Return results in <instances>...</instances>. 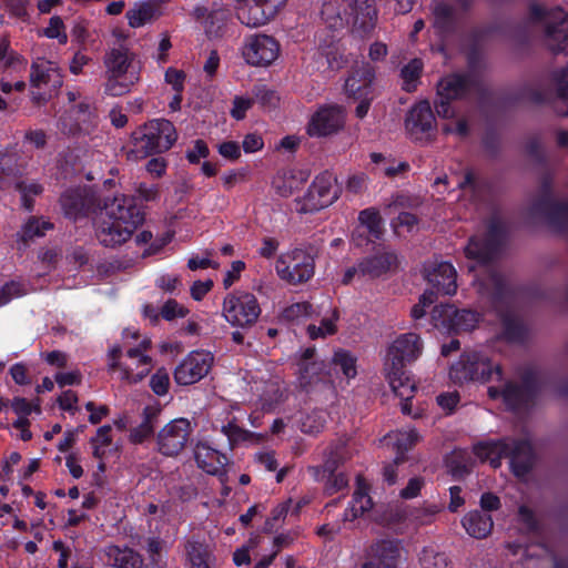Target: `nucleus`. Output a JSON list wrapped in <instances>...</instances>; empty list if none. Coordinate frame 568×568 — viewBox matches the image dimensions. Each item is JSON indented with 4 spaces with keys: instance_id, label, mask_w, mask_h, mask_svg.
<instances>
[{
    "instance_id": "15",
    "label": "nucleus",
    "mask_w": 568,
    "mask_h": 568,
    "mask_svg": "<svg viewBox=\"0 0 568 568\" xmlns=\"http://www.w3.org/2000/svg\"><path fill=\"white\" fill-rule=\"evenodd\" d=\"M23 173V166L18 162L14 153H4L0 155V190L14 187L19 193H28L34 197L42 193L43 187L39 183H26L19 178Z\"/></svg>"
},
{
    "instance_id": "27",
    "label": "nucleus",
    "mask_w": 568,
    "mask_h": 568,
    "mask_svg": "<svg viewBox=\"0 0 568 568\" xmlns=\"http://www.w3.org/2000/svg\"><path fill=\"white\" fill-rule=\"evenodd\" d=\"M134 139L136 142H176L178 133L170 121L155 119L145 123Z\"/></svg>"
},
{
    "instance_id": "20",
    "label": "nucleus",
    "mask_w": 568,
    "mask_h": 568,
    "mask_svg": "<svg viewBox=\"0 0 568 568\" xmlns=\"http://www.w3.org/2000/svg\"><path fill=\"white\" fill-rule=\"evenodd\" d=\"M507 458L516 477L527 476L532 470L536 462L532 444L528 439L509 437Z\"/></svg>"
},
{
    "instance_id": "47",
    "label": "nucleus",
    "mask_w": 568,
    "mask_h": 568,
    "mask_svg": "<svg viewBox=\"0 0 568 568\" xmlns=\"http://www.w3.org/2000/svg\"><path fill=\"white\" fill-rule=\"evenodd\" d=\"M344 460L341 447H331L323 465L314 467V475L317 480H324L327 475H334L337 473L338 467Z\"/></svg>"
},
{
    "instance_id": "19",
    "label": "nucleus",
    "mask_w": 568,
    "mask_h": 568,
    "mask_svg": "<svg viewBox=\"0 0 568 568\" xmlns=\"http://www.w3.org/2000/svg\"><path fill=\"white\" fill-rule=\"evenodd\" d=\"M400 557V542L381 539L371 545L362 568H396Z\"/></svg>"
},
{
    "instance_id": "21",
    "label": "nucleus",
    "mask_w": 568,
    "mask_h": 568,
    "mask_svg": "<svg viewBox=\"0 0 568 568\" xmlns=\"http://www.w3.org/2000/svg\"><path fill=\"white\" fill-rule=\"evenodd\" d=\"M194 459L200 469L216 476L222 483L227 479L229 457L206 443L199 442L194 447Z\"/></svg>"
},
{
    "instance_id": "37",
    "label": "nucleus",
    "mask_w": 568,
    "mask_h": 568,
    "mask_svg": "<svg viewBox=\"0 0 568 568\" xmlns=\"http://www.w3.org/2000/svg\"><path fill=\"white\" fill-rule=\"evenodd\" d=\"M236 18L241 24L256 29L268 24L272 20L262 9L257 0H250L236 8Z\"/></svg>"
},
{
    "instance_id": "13",
    "label": "nucleus",
    "mask_w": 568,
    "mask_h": 568,
    "mask_svg": "<svg viewBox=\"0 0 568 568\" xmlns=\"http://www.w3.org/2000/svg\"><path fill=\"white\" fill-rule=\"evenodd\" d=\"M191 433L189 419L180 417L169 422L155 436L158 452L165 457L178 456L186 446Z\"/></svg>"
},
{
    "instance_id": "14",
    "label": "nucleus",
    "mask_w": 568,
    "mask_h": 568,
    "mask_svg": "<svg viewBox=\"0 0 568 568\" xmlns=\"http://www.w3.org/2000/svg\"><path fill=\"white\" fill-rule=\"evenodd\" d=\"M214 356L209 351H192L175 367L173 377L176 384L187 386L200 382L211 371Z\"/></svg>"
},
{
    "instance_id": "40",
    "label": "nucleus",
    "mask_w": 568,
    "mask_h": 568,
    "mask_svg": "<svg viewBox=\"0 0 568 568\" xmlns=\"http://www.w3.org/2000/svg\"><path fill=\"white\" fill-rule=\"evenodd\" d=\"M53 227L54 225L50 221L30 216L22 225L21 231L17 233V242L26 248L33 239L44 236L45 232Z\"/></svg>"
},
{
    "instance_id": "10",
    "label": "nucleus",
    "mask_w": 568,
    "mask_h": 568,
    "mask_svg": "<svg viewBox=\"0 0 568 568\" xmlns=\"http://www.w3.org/2000/svg\"><path fill=\"white\" fill-rule=\"evenodd\" d=\"M62 75L58 65L43 58H37L31 64L30 87L33 99L45 101L62 85Z\"/></svg>"
},
{
    "instance_id": "59",
    "label": "nucleus",
    "mask_w": 568,
    "mask_h": 568,
    "mask_svg": "<svg viewBox=\"0 0 568 568\" xmlns=\"http://www.w3.org/2000/svg\"><path fill=\"white\" fill-rule=\"evenodd\" d=\"M187 313L189 310L181 306L175 300L166 301L161 308V315L166 321H172L176 317H185Z\"/></svg>"
},
{
    "instance_id": "34",
    "label": "nucleus",
    "mask_w": 568,
    "mask_h": 568,
    "mask_svg": "<svg viewBox=\"0 0 568 568\" xmlns=\"http://www.w3.org/2000/svg\"><path fill=\"white\" fill-rule=\"evenodd\" d=\"M509 437L480 442L474 446L475 455L484 462H489L494 468L501 465V459L507 458Z\"/></svg>"
},
{
    "instance_id": "1",
    "label": "nucleus",
    "mask_w": 568,
    "mask_h": 568,
    "mask_svg": "<svg viewBox=\"0 0 568 568\" xmlns=\"http://www.w3.org/2000/svg\"><path fill=\"white\" fill-rule=\"evenodd\" d=\"M103 213L95 221V236L104 247H118L129 241L142 225L145 214L134 196L105 199Z\"/></svg>"
},
{
    "instance_id": "55",
    "label": "nucleus",
    "mask_w": 568,
    "mask_h": 568,
    "mask_svg": "<svg viewBox=\"0 0 568 568\" xmlns=\"http://www.w3.org/2000/svg\"><path fill=\"white\" fill-rule=\"evenodd\" d=\"M150 387L158 396H163L169 392L170 376L164 367L158 368L150 378Z\"/></svg>"
},
{
    "instance_id": "7",
    "label": "nucleus",
    "mask_w": 568,
    "mask_h": 568,
    "mask_svg": "<svg viewBox=\"0 0 568 568\" xmlns=\"http://www.w3.org/2000/svg\"><path fill=\"white\" fill-rule=\"evenodd\" d=\"M341 192L337 178L326 170L315 176L302 197L295 200V211L300 214L318 212L337 201Z\"/></svg>"
},
{
    "instance_id": "4",
    "label": "nucleus",
    "mask_w": 568,
    "mask_h": 568,
    "mask_svg": "<svg viewBox=\"0 0 568 568\" xmlns=\"http://www.w3.org/2000/svg\"><path fill=\"white\" fill-rule=\"evenodd\" d=\"M542 390L537 369L525 367L519 374V382L507 379L500 386H489L487 394L491 399H501L510 412L529 410Z\"/></svg>"
},
{
    "instance_id": "24",
    "label": "nucleus",
    "mask_w": 568,
    "mask_h": 568,
    "mask_svg": "<svg viewBox=\"0 0 568 568\" xmlns=\"http://www.w3.org/2000/svg\"><path fill=\"white\" fill-rule=\"evenodd\" d=\"M60 204L64 216L77 221L85 217L92 211L94 201L92 196L80 189H69L60 197Z\"/></svg>"
},
{
    "instance_id": "29",
    "label": "nucleus",
    "mask_w": 568,
    "mask_h": 568,
    "mask_svg": "<svg viewBox=\"0 0 568 568\" xmlns=\"http://www.w3.org/2000/svg\"><path fill=\"white\" fill-rule=\"evenodd\" d=\"M162 408L159 405H146L142 410L141 423L132 427L129 433V440L133 445H141L154 436Z\"/></svg>"
},
{
    "instance_id": "51",
    "label": "nucleus",
    "mask_w": 568,
    "mask_h": 568,
    "mask_svg": "<svg viewBox=\"0 0 568 568\" xmlns=\"http://www.w3.org/2000/svg\"><path fill=\"white\" fill-rule=\"evenodd\" d=\"M506 235L507 231L504 223L500 220L494 217L489 221L487 225V233L484 237L494 248H496L498 253H500V250L506 240Z\"/></svg>"
},
{
    "instance_id": "50",
    "label": "nucleus",
    "mask_w": 568,
    "mask_h": 568,
    "mask_svg": "<svg viewBox=\"0 0 568 568\" xmlns=\"http://www.w3.org/2000/svg\"><path fill=\"white\" fill-rule=\"evenodd\" d=\"M422 61L418 59H414L402 69L400 77L403 80V89L405 91L412 92L416 89L422 72Z\"/></svg>"
},
{
    "instance_id": "2",
    "label": "nucleus",
    "mask_w": 568,
    "mask_h": 568,
    "mask_svg": "<svg viewBox=\"0 0 568 568\" xmlns=\"http://www.w3.org/2000/svg\"><path fill=\"white\" fill-rule=\"evenodd\" d=\"M464 251L468 260L484 266L474 281L479 296L495 310L505 307L513 297V290L504 274L489 265L499 253L485 237L479 236L469 237Z\"/></svg>"
},
{
    "instance_id": "16",
    "label": "nucleus",
    "mask_w": 568,
    "mask_h": 568,
    "mask_svg": "<svg viewBox=\"0 0 568 568\" xmlns=\"http://www.w3.org/2000/svg\"><path fill=\"white\" fill-rule=\"evenodd\" d=\"M192 17L203 27L209 38H222L231 20L230 10L220 2L195 6Z\"/></svg>"
},
{
    "instance_id": "30",
    "label": "nucleus",
    "mask_w": 568,
    "mask_h": 568,
    "mask_svg": "<svg viewBox=\"0 0 568 568\" xmlns=\"http://www.w3.org/2000/svg\"><path fill=\"white\" fill-rule=\"evenodd\" d=\"M397 262L393 252H383L359 261V277L377 278L387 273Z\"/></svg>"
},
{
    "instance_id": "49",
    "label": "nucleus",
    "mask_w": 568,
    "mask_h": 568,
    "mask_svg": "<svg viewBox=\"0 0 568 568\" xmlns=\"http://www.w3.org/2000/svg\"><path fill=\"white\" fill-rule=\"evenodd\" d=\"M128 145L129 144H123L121 150L126 154L129 161L136 162L155 153L168 151L174 144H133V149L128 148Z\"/></svg>"
},
{
    "instance_id": "63",
    "label": "nucleus",
    "mask_w": 568,
    "mask_h": 568,
    "mask_svg": "<svg viewBox=\"0 0 568 568\" xmlns=\"http://www.w3.org/2000/svg\"><path fill=\"white\" fill-rule=\"evenodd\" d=\"M165 82L172 87L175 92H182L184 89L185 73L182 70L169 68L164 74Z\"/></svg>"
},
{
    "instance_id": "57",
    "label": "nucleus",
    "mask_w": 568,
    "mask_h": 568,
    "mask_svg": "<svg viewBox=\"0 0 568 568\" xmlns=\"http://www.w3.org/2000/svg\"><path fill=\"white\" fill-rule=\"evenodd\" d=\"M325 481V494L332 496L339 490L347 488L348 478L344 473H335L334 475H327L324 478Z\"/></svg>"
},
{
    "instance_id": "52",
    "label": "nucleus",
    "mask_w": 568,
    "mask_h": 568,
    "mask_svg": "<svg viewBox=\"0 0 568 568\" xmlns=\"http://www.w3.org/2000/svg\"><path fill=\"white\" fill-rule=\"evenodd\" d=\"M164 541L159 537H149L145 544V550L149 556L150 562L145 568H164L162 559Z\"/></svg>"
},
{
    "instance_id": "28",
    "label": "nucleus",
    "mask_w": 568,
    "mask_h": 568,
    "mask_svg": "<svg viewBox=\"0 0 568 568\" xmlns=\"http://www.w3.org/2000/svg\"><path fill=\"white\" fill-rule=\"evenodd\" d=\"M134 59L135 54L126 45L111 48L104 57L105 73L122 77L139 71L134 68Z\"/></svg>"
},
{
    "instance_id": "62",
    "label": "nucleus",
    "mask_w": 568,
    "mask_h": 568,
    "mask_svg": "<svg viewBox=\"0 0 568 568\" xmlns=\"http://www.w3.org/2000/svg\"><path fill=\"white\" fill-rule=\"evenodd\" d=\"M518 517L520 523L527 528L528 531H537L539 528L538 520L532 509L526 505L518 508Z\"/></svg>"
},
{
    "instance_id": "45",
    "label": "nucleus",
    "mask_w": 568,
    "mask_h": 568,
    "mask_svg": "<svg viewBox=\"0 0 568 568\" xmlns=\"http://www.w3.org/2000/svg\"><path fill=\"white\" fill-rule=\"evenodd\" d=\"M362 227H365L368 235L374 240H381L384 233L382 216L375 207L364 209L358 214Z\"/></svg>"
},
{
    "instance_id": "41",
    "label": "nucleus",
    "mask_w": 568,
    "mask_h": 568,
    "mask_svg": "<svg viewBox=\"0 0 568 568\" xmlns=\"http://www.w3.org/2000/svg\"><path fill=\"white\" fill-rule=\"evenodd\" d=\"M125 16L131 28H141L155 20L160 13L154 6L141 2L135 3L131 9H129Z\"/></svg>"
},
{
    "instance_id": "32",
    "label": "nucleus",
    "mask_w": 568,
    "mask_h": 568,
    "mask_svg": "<svg viewBox=\"0 0 568 568\" xmlns=\"http://www.w3.org/2000/svg\"><path fill=\"white\" fill-rule=\"evenodd\" d=\"M479 317V313L475 311L465 308L457 310L449 306L445 312L443 323L449 332L458 334L460 332H469L475 328Z\"/></svg>"
},
{
    "instance_id": "5",
    "label": "nucleus",
    "mask_w": 568,
    "mask_h": 568,
    "mask_svg": "<svg viewBox=\"0 0 568 568\" xmlns=\"http://www.w3.org/2000/svg\"><path fill=\"white\" fill-rule=\"evenodd\" d=\"M322 16L333 28L346 24L366 32L374 28L377 10L374 0H328L323 4Z\"/></svg>"
},
{
    "instance_id": "25",
    "label": "nucleus",
    "mask_w": 568,
    "mask_h": 568,
    "mask_svg": "<svg viewBox=\"0 0 568 568\" xmlns=\"http://www.w3.org/2000/svg\"><path fill=\"white\" fill-rule=\"evenodd\" d=\"M435 124L428 101L423 100L410 108L405 120V129L412 138H419V134L430 131Z\"/></svg>"
},
{
    "instance_id": "58",
    "label": "nucleus",
    "mask_w": 568,
    "mask_h": 568,
    "mask_svg": "<svg viewBox=\"0 0 568 568\" xmlns=\"http://www.w3.org/2000/svg\"><path fill=\"white\" fill-rule=\"evenodd\" d=\"M17 68L19 71H24L27 62L20 57L12 53H8V47L6 44L0 47V68Z\"/></svg>"
},
{
    "instance_id": "6",
    "label": "nucleus",
    "mask_w": 568,
    "mask_h": 568,
    "mask_svg": "<svg viewBox=\"0 0 568 568\" xmlns=\"http://www.w3.org/2000/svg\"><path fill=\"white\" fill-rule=\"evenodd\" d=\"M449 375L454 382L460 384L469 381L487 383L504 379L503 367L478 352L462 354L452 366Z\"/></svg>"
},
{
    "instance_id": "23",
    "label": "nucleus",
    "mask_w": 568,
    "mask_h": 568,
    "mask_svg": "<svg viewBox=\"0 0 568 568\" xmlns=\"http://www.w3.org/2000/svg\"><path fill=\"white\" fill-rule=\"evenodd\" d=\"M184 552L189 568H217L212 546L199 536L193 535L185 540Z\"/></svg>"
},
{
    "instance_id": "39",
    "label": "nucleus",
    "mask_w": 568,
    "mask_h": 568,
    "mask_svg": "<svg viewBox=\"0 0 568 568\" xmlns=\"http://www.w3.org/2000/svg\"><path fill=\"white\" fill-rule=\"evenodd\" d=\"M501 336L505 341L516 344H523L527 341L528 327L520 318L505 313L501 316Z\"/></svg>"
},
{
    "instance_id": "22",
    "label": "nucleus",
    "mask_w": 568,
    "mask_h": 568,
    "mask_svg": "<svg viewBox=\"0 0 568 568\" xmlns=\"http://www.w3.org/2000/svg\"><path fill=\"white\" fill-rule=\"evenodd\" d=\"M424 278L440 295H454L457 291V272L449 262H434L425 266Z\"/></svg>"
},
{
    "instance_id": "17",
    "label": "nucleus",
    "mask_w": 568,
    "mask_h": 568,
    "mask_svg": "<svg viewBox=\"0 0 568 568\" xmlns=\"http://www.w3.org/2000/svg\"><path fill=\"white\" fill-rule=\"evenodd\" d=\"M297 383L301 390L314 394L320 390H334L329 373L324 362H312L311 365L297 364Z\"/></svg>"
},
{
    "instance_id": "11",
    "label": "nucleus",
    "mask_w": 568,
    "mask_h": 568,
    "mask_svg": "<svg viewBox=\"0 0 568 568\" xmlns=\"http://www.w3.org/2000/svg\"><path fill=\"white\" fill-rule=\"evenodd\" d=\"M530 18L544 20L546 24V41L552 51H560L568 39V16L560 8L546 11L539 3H531Z\"/></svg>"
},
{
    "instance_id": "48",
    "label": "nucleus",
    "mask_w": 568,
    "mask_h": 568,
    "mask_svg": "<svg viewBox=\"0 0 568 568\" xmlns=\"http://www.w3.org/2000/svg\"><path fill=\"white\" fill-rule=\"evenodd\" d=\"M419 564L422 568H450L452 561L446 552L426 546L419 554Z\"/></svg>"
},
{
    "instance_id": "35",
    "label": "nucleus",
    "mask_w": 568,
    "mask_h": 568,
    "mask_svg": "<svg viewBox=\"0 0 568 568\" xmlns=\"http://www.w3.org/2000/svg\"><path fill=\"white\" fill-rule=\"evenodd\" d=\"M108 561L115 568H142L144 559L140 552L130 547L111 545L106 548Z\"/></svg>"
},
{
    "instance_id": "3",
    "label": "nucleus",
    "mask_w": 568,
    "mask_h": 568,
    "mask_svg": "<svg viewBox=\"0 0 568 568\" xmlns=\"http://www.w3.org/2000/svg\"><path fill=\"white\" fill-rule=\"evenodd\" d=\"M422 353V338L418 334L412 332L397 336L387 348L384 364L386 378L396 396L407 398L416 392L415 382L405 367L417 361Z\"/></svg>"
},
{
    "instance_id": "53",
    "label": "nucleus",
    "mask_w": 568,
    "mask_h": 568,
    "mask_svg": "<svg viewBox=\"0 0 568 568\" xmlns=\"http://www.w3.org/2000/svg\"><path fill=\"white\" fill-rule=\"evenodd\" d=\"M557 111L562 115H568V69L562 70L557 78Z\"/></svg>"
},
{
    "instance_id": "56",
    "label": "nucleus",
    "mask_w": 568,
    "mask_h": 568,
    "mask_svg": "<svg viewBox=\"0 0 568 568\" xmlns=\"http://www.w3.org/2000/svg\"><path fill=\"white\" fill-rule=\"evenodd\" d=\"M312 312L313 306L311 303L298 302L287 306L283 312V316L287 321L295 322L301 318L310 316Z\"/></svg>"
},
{
    "instance_id": "64",
    "label": "nucleus",
    "mask_w": 568,
    "mask_h": 568,
    "mask_svg": "<svg viewBox=\"0 0 568 568\" xmlns=\"http://www.w3.org/2000/svg\"><path fill=\"white\" fill-rule=\"evenodd\" d=\"M425 485L423 477H413L408 480L407 485L400 490L399 496L403 499H413L417 497Z\"/></svg>"
},
{
    "instance_id": "18",
    "label": "nucleus",
    "mask_w": 568,
    "mask_h": 568,
    "mask_svg": "<svg viewBox=\"0 0 568 568\" xmlns=\"http://www.w3.org/2000/svg\"><path fill=\"white\" fill-rule=\"evenodd\" d=\"M345 110L338 105L320 109L311 119L307 132L311 138H324L343 128Z\"/></svg>"
},
{
    "instance_id": "9",
    "label": "nucleus",
    "mask_w": 568,
    "mask_h": 568,
    "mask_svg": "<svg viewBox=\"0 0 568 568\" xmlns=\"http://www.w3.org/2000/svg\"><path fill=\"white\" fill-rule=\"evenodd\" d=\"M260 315L261 307L253 293L234 291L224 297L223 316L232 326L251 327Z\"/></svg>"
},
{
    "instance_id": "43",
    "label": "nucleus",
    "mask_w": 568,
    "mask_h": 568,
    "mask_svg": "<svg viewBox=\"0 0 568 568\" xmlns=\"http://www.w3.org/2000/svg\"><path fill=\"white\" fill-rule=\"evenodd\" d=\"M221 432L227 437L231 447L245 442L260 443L264 438L262 434H257L240 427L235 423V419L223 425Z\"/></svg>"
},
{
    "instance_id": "46",
    "label": "nucleus",
    "mask_w": 568,
    "mask_h": 568,
    "mask_svg": "<svg viewBox=\"0 0 568 568\" xmlns=\"http://www.w3.org/2000/svg\"><path fill=\"white\" fill-rule=\"evenodd\" d=\"M331 364L334 368H339L347 379L357 375V357L351 351L338 348L334 352Z\"/></svg>"
},
{
    "instance_id": "8",
    "label": "nucleus",
    "mask_w": 568,
    "mask_h": 568,
    "mask_svg": "<svg viewBox=\"0 0 568 568\" xmlns=\"http://www.w3.org/2000/svg\"><path fill=\"white\" fill-rule=\"evenodd\" d=\"M275 270L282 281L291 285L303 284L314 276L315 258L306 250L294 248L277 257Z\"/></svg>"
},
{
    "instance_id": "26",
    "label": "nucleus",
    "mask_w": 568,
    "mask_h": 568,
    "mask_svg": "<svg viewBox=\"0 0 568 568\" xmlns=\"http://www.w3.org/2000/svg\"><path fill=\"white\" fill-rule=\"evenodd\" d=\"M374 79V69L368 63H362L345 80V93L353 99L371 95Z\"/></svg>"
},
{
    "instance_id": "12",
    "label": "nucleus",
    "mask_w": 568,
    "mask_h": 568,
    "mask_svg": "<svg viewBox=\"0 0 568 568\" xmlns=\"http://www.w3.org/2000/svg\"><path fill=\"white\" fill-rule=\"evenodd\" d=\"M244 61L253 67H268L277 60L281 45L277 40L265 33L245 37L241 49Z\"/></svg>"
},
{
    "instance_id": "31",
    "label": "nucleus",
    "mask_w": 568,
    "mask_h": 568,
    "mask_svg": "<svg viewBox=\"0 0 568 568\" xmlns=\"http://www.w3.org/2000/svg\"><path fill=\"white\" fill-rule=\"evenodd\" d=\"M310 175L311 172L307 169H284L274 180L276 192L281 196H290L307 182Z\"/></svg>"
},
{
    "instance_id": "54",
    "label": "nucleus",
    "mask_w": 568,
    "mask_h": 568,
    "mask_svg": "<svg viewBox=\"0 0 568 568\" xmlns=\"http://www.w3.org/2000/svg\"><path fill=\"white\" fill-rule=\"evenodd\" d=\"M39 36H43L49 39H57L60 44H65L68 42V34L65 32L64 23L58 16H53L50 19L49 26L40 30Z\"/></svg>"
},
{
    "instance_id": "60",
    "label": "nucleus",
    "mask_w": 568,
    "mask_h": 568,
    "mask_svg": "<svg viewBox=\"0 0 568 568\" xmlns=\"http://www.w3.org/2000/svg\"><path fill=\"white\" fill-rule=\"evenodd\" d=\"M24 293L20 283L9 282L0 288V307L8 304L13 297L22 296Z\"/></svg>"
},
{
    "instance_id": "36",
    "label": "nucleus",
    "mask_w": 568,
    "mask_h": 568,
    "mask_svg": "<svg viewBox=\"0 0 568 568\" xmlns=\"http://www.w3.org/2000/svg\"><path fill=\"white\" fill-rule=\"evenodd\" d=\"M462 525L469 536L481 539L491 532L494 521L489 514L476 509L463 517Z\"/></svg>"
},
{
    "instance_id": "61",
    "label": "nucleus",
    "mask_w": 568,
    "mask_h": 568,
    "mask_svg": "<svg viewBox=\"0 0 568 568\" xmlns=\"http://www.w3.org/2000/svg\"><path fill=\"white\" fill-rule=\"evenodd\" d=\"M255 99L264 106L274 108L278 102V97L275 91L266 88L265 85H260L255 88L254 91Z\"/></svg>"
},
{
    "instance_id": "42",
    "label": "nucleus",
    "mask_w": 568,
    "mask_h": 568,
    "mask_svg": "<svg viewBox=\"0 0 568 568\" xmlns=\"http://www.w3.org/2000/svg\"><path fill=\"white\" fill-rule=\"evenodd\" d=\"M139 80V71H132L131 74L122 77L106 74L104 90L109 95L120 97L128 93Z\"/></svg>"
},
{
    "instance_id": "33",
    "label": "nucleus",
    "mask_w": 568,
    "mask_h": 568,
    "mask_svg": "<svg viewBox=\"0 0 568 568\" xmlns=\"http://www.w3.org/2000/svg\"><path fill=\"white\" fill-rule=\"evenodd\" d=\"M369 486L365 483V480L357 476L356 478V489L353 494L352 501L349 506L344 511V520L352 521L366 511H368L373 507L372 498L368 494Z\"/></svg>"
},
{
    "instance_id": "38",
    "label": "nucleus",
    "mask_w": 568,
    "mask_h": 568,
    "mask_svg": "<svg viewBox=\"0 0 568 568\" xmlns=\"http://www.w3.org/2000/svg\"><path fill=\"white\" fill-rule=\"evenodd\" d=\"M470 87L469 80L460 74H452L438 83V97L447 100L462 98Z\"/></svg>"
},
{
    "instance_id": "44",
    "label": "nucleus",
    "mask_w": 568,
    "mask_h": 568,
    "mask_svg": "<svg viewBox=\"0 0 568 568\" xmlns=\"http://www.w3.org/2000/svg\"><path fill=\"white\" fill-rule=\"evenodd\" d=\"M420 439L416 429L399 430L395 435L394 447L396 449L395 464H402L406 460V454Z\"/></svg>"
}]
</instances>
